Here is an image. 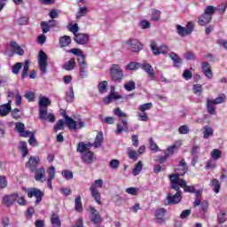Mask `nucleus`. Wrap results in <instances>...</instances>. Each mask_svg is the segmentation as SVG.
Segmentation results:
<instances>
[{
    "instance_id": "f257e3e1",
    "label": "nucleus",
    "mask_w": 227,
    "mask_h": 227,
    "mask_svg": "<svg viewBox=\"0 0 227 227\" xmlns=\"http://www.w3.org/2000/svg\"><path fill=\"white\" fill-rule=\"evenodd\" d=\"M51 106V99L45 96L39 97V118L44 120V121H50L54 123L56 121V116L52 113H47V107Z\"/></svg>"
},
{
    "instance_id": "f03ea898",
    "label": "nucleus",
    "mask_w": 227,
    "mask_h": 227,
    "mask_svg": "<svg viewBox=\"0 0 227 227\" xmlns=\"http://www.w3.org/2000/svg\"><path fill=\"white\" fill-rule=\"evenodd\" d=\"M169 179L171 188L174 189V191H180V187H182L184 192H195V194H198V192H196L194 186L187 185V182L178 177V176H169Z\"/></svg>"
},
{
    "instance_id": "7ed1b4c3",
    "label": "nucleus",
    "mask_w": 227,
    "mask_h": 227,
    "mask_svg": "<svg viewBox=\"0 0 227 227\" xmlns=\"http://www.w3.org/2000/svg\"><path fill=\"white\" fill-rule=\"evenodd\" d=\"M15 130L19 133L20 137H29L28 145H30V146H38V141H36L35 134L29 130H26V125L23 122H16Z\"/></svg>"
},
{
    "instance_id": "20e7f679",
    "label": "nucleus",
    "mask_w": 227,
    "mask_h": 227,
    "mask_svg": "<svg viewBox=\"0 0 227 227\" xmlns=\"http://www.w3.org/2000/svg\"><path fill=\"white\" fill-rule=\"evenodd\" d=\"M23 67V69H22ZM21 72V79H26L29 74L27 73L29 71V60H25L24 63L22 62H17L12 66V72L14 74V75H19L20 70Z\"/></svg>"
},
{
    "instance_id": "39448f33",
    "label": "nucleus",
    "mask_w": 227,
    "mask_h": 227,
    "mask_svg": "<svg viewBox=\"0 0 227 227\" xmlns=\"http://www.w3.org/2000/svg\"><path fill=\"white\" fill-rule=\"evenodd\" d=\"M214 13H215V7L212 5L207 6L205 9L204 13L199 17V25L207 26V24H210Z\"/></svg>"
},
{
    "instance_id": "423d86ee",
    "label": "nucleus",
    "mask_w": 227,
    "mask_h": 227,
    "mask_svg": "<svg viewBox=\"0 0 227 227\" xmlns=\"http://www.w3.org/2000/svg\"><path fill=\"white\" fill-rule=\"evenodd\" d=\"M104 185V181L102 179H97L90 188V191L91 192L92 198H94L96 203L98 205H102V201L100 200V192H98V189H102V186Z\"/></svg>"
},
{
    "instance_id": "0eeeda50",
    "label": "nucleus",
    "mask_w": 227,
    "mask_h": 227,
    "mask_svg": "<svg viewBox=\"0 0 227 227\" xmlns=\"http://www.w3.org/2000/svg\"><path fill=\"white\" fill-rule=\"evenodd\" d=\"M123 70L118 64H114L110 67V79L114 82H121L123 81Z\"/></svg>"
},
{
    "instance_id": "6e6552de",
    "label": "nucleus",
    "mask_w": 227,
    "mask_h": 227,
    "mask_svg": "<svg viewBox=\"0 0 227 227\" xmlns=\"http://www.w3.org/2000/svg\"><path fill=\"white\" fill-rule=\"evenodd\" d=\"M63 116L66 120L65 123L70 130H75L77 129L84 128V121H82L81 119L74 121V119L70 118V116H68L67 113H64Z\"/></svg>"
},
{
    "instance_id": "1a4fd4ad",
    "label": "nucleus",
    "mask_w": 227,
    "mask_h": 227,
    "mask_svg": "<svg viewBox=\"0 0 227 227\" xmlns=\"http://www.w3.org/2000/svg\"><path fill=\"white\" fill-rule=\"evenodd\" d=\"M152 107H153V104L152 103H145L138 106V111L140 112L137 114V116L139 118L140 121H148L149 118L146 111H150Z\"/></svg>"
},
{
    "instance_id": "9d476101",
    "label": "nucleus",
    "mask_w": 227,
    "mask_h": 227,
    "mask_svg": "<svg viewBox=\"0 0 227 227\" xmlns=\"http://www.w3.org/2000/svg\"><path fill=\"white\" fill-rule=\"evenodd\" d=\"M192 31H194V23L192 21H189L186 24V27H182L181 25H177L176 27V33L179 35V36H182L184 38V36H189V35L192 34Z\"/></svg>"
},
{
    "instance_id": "9b49d317",
    "label": "nucleus",
    "mask_w": 227,
    "mask_h": 227,
    "mask_svg": "<svg viewBox=\"0 0 227 227\" xmlns=\"http://www.w3.org/2000/svg\"><path fill=\"white\" fill-rule=\"evenodd\" d=\"M47 59H49V57H47L45 51H40L38 55V65L42 74H47Z\"/></svg>"
},
{
    "instance_id": "f8f14e48",
    "label": "nucleus",
    "mask_w": 227,
    "mask_h": 227,
    "mask_svg": "<svg viewBox=\"0 0 227 227\" xmlns=\"http://www.w3.org/2000/svg\"><path fill=\"white\" fill-rule=\"evenodd\" d=\"M150 47H151V51H153V54H154V56H159L160 54H168V51H169V47L165 44L158 47L157 43H155V41L151 42Z\"/></svg>"
},
{
    "instance_id": "ddd939ff",
    "label": "nucleus",
    "mask_w": 227,
    "mask_h": 227,
    "mask_svg": "<svg viewBox=\"0 0 227 227\" xmlns=\"http://www.w3.org/2000/svg\"><path fill=\"white\" fill-rule=\"evenodd\" d=\"M27 196L28 198H35V205H38V203H42V200L43 198V192L37 188H30L27 191Z\"/></svg>"
},
{
    "instance_id": "4468645a",
    "label": "nucleus",
    "mask_w": 227,
    "mask_h": 227,
    "mask_svg": "<svg viewBox=\"0 0 227 227\" xmlns=\"http://www.w3.org/2000/svg\"><path fill=\"white\" fill-rule=\"evenodd\" d=\"M182 146V140H179L176 142L174 145H172L170 147H168L165 152V156L160 158V162L162 164V162H166V160L168 157H169L172 153H174L175 150H178Z\"/></svg>"
},
{
    "instance_id": "2eb2a0df",
    "label": "nucleus",
    "mask_w": 227,
    "mask_h": 227,
    "mask_svg": "<svg viewBox=\"0 0 227 227\" xmlns=\"http://www.w3.org/2000/svg\"><path fill=\"white\" fill-rule=\"evenodd\" d=\"M201 196V193L197 192L196 193V200L193 202V207H200V214H205L207 210H208V202L207 200H202L200 202V198Z\"/></svg>"
},
{
    "instance_id": "dca6fc26",
    "label": "nucleus",
    "mask_w": 227,
    "mask_h": 227,
    "mask_svg": "<svg viewBox=\"0 0 227 227\" xmlns=\"http://www.w3.org/2000/svg\"><path fill=\"white\" fill-rule=\"evenodd\" d=\"M188 169L189 168H187V163L185 162V160H181L176 168V171H177V173L172 174L170 175V176H176L178 178H180V176H184V175L187 173Z\"/></svg>"
},
{
    "instance_id": "f3484780",
    "label": "nucleus",
    "mask_w": 227,
    "mask_h": 227,
    "mask_svg": "<svg viewBox=\"0 0 227 227\" xmlns=\"http://www.w3.org/2000/svg\"><path fill=\"white\" fill-rule=\"evenodd\" d=\"M35 182H40L41 184H43L47 180V176H45V168L41 167L35 170Z\"/></svg>"
},
{
    "instance_id": "a211bd4d",
    "label": "nucleus",
    "mask_w": 227,
    "mask_h": 227,
    "mask_svg": "<svg viewBox=\"0 0 227 227\" xmlns=\"http://www.w3.org/2000/svg\"><path fill=\"white\" fill-rule=\"evenodd\" d=\"M82 162L84 164H93L95 162L97 157L95 156V153L91 151H89L87 153H83L81 157Z\"/></svg>"
},
{
    "instance_id": "6ab92c4d",
    "label": "nucleus",
    "mask_w": 227,
    "mask_h": 227,
    "mask_svg": "<svg viewBox=\"0 0 227 227\" xmlns=\"http://www.w3.org/2000/svg\"><path fill=\"white\" fill-rule=\"evenodd\" d=\"M167 200L168 201V205H176L180 203L182 200V192L180 190L176 191L175 195H171L168 193Z\"/></svg>"
},
{
    "instance_id": "aec40b11",
    "label": "nucleus",
    "mask_w": 227,
    "mask_h": 227,
    "mask_svg": "<svg viewBox=\"0 0 227 227\" xmlns=\"http://www.w3.org/2000/svg\"><path fill=\"white\" fill-rule=\"evenodd\" d=\"M128 45L133 52H139V51L143 50V44L137 39H129Z\"/></svg>"
},
{
    "instance_id": "412c9836",
    "label": "nucleus",
    "mask_w": 227,
    "mask_h": 227,
    "mask_svg": "<svg viewBox=\"0 0 227 227\" xmlns=\"http://www.w3.org/2000/svg\"><path fill=\"white\" fill-rule=\"evenodd\" d=\"M74 42L79 45H86L90 42V35L88 34L78 33L74 35Z\"/></svg>"
},
{
    "instance_id": "4be33fe9",
    "label": "nucleus",
    "mask_w": 227,
    "mask_h": 227,
    "mask_svg": "<svg viewBox=\"0 0 227 227\" xmlns=\"http://www.w3.org/2000/svg\"><path fill=\"white\" fill-rule=\"evenodd\" d=\"M90 219L93 224H99V223L102 222V218L100 217V214L97 209H95L93 207H90Z\"/></svg>"
},
{
    "instance_id": "5701e85b",
    "label": "nucleus",
    "mask_w": 227,
    "mask_h": 227,
    "mask_svg": "<svg viewBox=\"0 0 227 227\" xmlns=\"http://www.w3.org/2000/svg\"><path fill=\"white\" fill-rule=\"evenodd\" d=\"M38 164H40V158L38 156H32L27 162L26 166L33 172L36 171Z\"/></svg>"
},
{
    "instance_id": "b1692460",
    "label": "nucleus",
    "mask_w": 227,
    "mask_h": 227,
    "mask_svg": "<svg viewBox=\"0 0 227 227\" xmlns=\"http://www.w3.org/2000/svg\"><path fill=\"white\" fill-rule=\"evenodd\" d=\"M141 68L144 72L149 75L151 81H155V73L153 72V67L149 63L144 62L141 64Z\"/></svg>"
},
{
    "instance_id": "393cba45",
    "label": "nucleus",
    "mask_w": 227,
    "mask_h": 227,
    "mask_svg": "<svg viewBox=\"0 0 227 227\" xmlns=\"http://www.w3.org/2000/svg\"><path fill=\"white\" fill-rule=\"evenodd\" d=\"M47 174H48V179H47V184L49 189H52V180L56 177V168L54 166H51L47 169Z\"/></svg>"
},
{
    "instance_id": "a878e982",
    "label": "nucleus",
    "mask_w": 227,
    "mask_h": 227,
    "mask_svg": "<svg viewBox=\"0 0 227 227\" xmlns=\"http://www.w3.org/2000/svg\"><path fill=\"white\" fill-rule=\"evenodd\" d=\"M91 146H93V145L90 143L86 144L84 142H80L76 150L79 153H81V155H82V153L90 152L89 150H91Z\"/></svg>"
},
{
    "instance_id": "bb28decb",
    "label": "nucleus",
    "mask_w": 227,
    "mask_h": 227,
    "mask_svg": "<svg viewBox=\"0 0 227 227\" xmlns=\"http://www.w3.org/2000/svg\"><path fill=\"white\" fill-rule=\"evenodd\" d=\"M19 200V193H13L11 195H6L4 197L3 201L5 205L10 207V205H13V203Z\"/></svg>"
},
{
    "instance_id": "cd10ccee",
    "label": "nucleus",
    "mask_w": 227,
    "mask_h": 227,
    "mask_svg": "<svg viewBox=\"0 0 227 227\" xmlns=\"http://www.w3.org/2000/svg\"><path fill=\"white\" fill-rule=\"evenodd\" d=\"M78 63L80 65V77L84 79V77H86L88 74V64L86 63V59H83Z\"/></svg>"
},
{
    "instance_id": "c85d7f7f",
    "label": "nucleus",
    "mask_w": 227,
    "mask_h": 227,
    "mask_svg": "<svg viewBox=\"0 0 227 227\" xmlns=\"http://www.w3.org/2000/svg\"><path fill=\"white\" fill-rule=\"evenodd\" d=\"M10 45L14 54H18V56H24V49H22L19 43L15 41H12Z\"/></svg>"
},
{
    "instance_id": "c756f323",
    "label": "nucleus",
    "mask_w": 227,
    "mask_h": 227,
    "mask_svg": "<svg viewBox=\"0 0 227 227\" xmlns=\"http://www.w3.org/2000/svg\"><path fill=\"white\" fill-rule=\"evenodd\" d=\"M202 72L207 77V79H212L213 74L212 70L210 69V64L208 62H202Z\"/></svg>"
},
{
    "instance_id": "7c9ffc66",
    "label": "nucleus",
    "mask_w": 227,
    "mask_h": 227,
    "mask_svg": "<svg viewBox=\"0 0 227 227\" xmlns=\"http://www.w3.org/2000/svg\"><path fill=\"white\" fill-rule=\"evenodd\" d=\"M121 98V96H120L116 92H111L106 98L103 99L104 104H111V102H114V100H120Z\"/></svg>"
},
{
    "instance_id": "2f4dec72",
    "label": "nucleus",
    "mask_w": 227,
    "mask_h": 227,
    "mask_svg": "<svg viewBox=\"0 0 227 227\" xmlns=\"http://www.w3.org/2000/svg\"><path fill=\"white\" fill-rule=\"evenodd\" d=\"M69 52L71 54H74V56H77V61L81 62L82 59H86V56H84V53L82 52V50L81 49H77V48H74L69 50Z\"/></svg>"
},
{
    "instance_id": "473e14b6",
    "label": "nucleus",
    "mask_w": 227,
    "mask_h": 227,
    "mask_svg": "<svg viewBox=\"0 0 227 227\" xmlns=\"http://www.w3.org/2000/svg\"><path fill=\"white\" fill-rule=\"evenodd\" d=\"M10 111H12V101H9L5 105L0 106V116H7Z\"/></svg>"
},
{
    "instance_id": "72a5a7b5",
    "label": "nucleus",
    "mask_w": 227,
    "mask_h": 227,
    "mask_svg": "<svg viewBox=\"0 0 227 227\" xmlns=\"http://www.w3.org/2000/svg\"><path fill=\"white\" fill-rule=\"evenodd\" d=\"M164 215H166V209L160 208L155 212L156 223H164Z\"/></svg>"
},
{
    "instance_id": "f704fd0d",
    "label": "nucleus",
    "mask_w": 227,
    "mask_h": 227,
    "mask_svg": "<svg viewBox=\"0 0 227 227\" xmlns=\"http://www.w3.org/2000/svg\"><path fill=\"white\" fill-rule=\"evenodd\" d=\"M202 134L204 139H208V137H212V136H214V129H212V127L209 125H206L203 128Z\"/></svg>"
},
{
    "instance_id": "c9c22d12",
    "label": "nucleus",
    "mask_w": 227,
    "mask_h": 227,
    "mask_svg": "<svg viewBox=\"0 0 227 227\" xmlns=\"http://www.w3.org/2000/svg\"><path fill=\"white\" fill-rule=\"evenodd\" d=\"M169 57L174 62V67L176 68H180V65H182V59H180V57L175 52H171Z\"/></svg>"
},
{
    "instance_id": "e433bc0d",
    "label": "nucleus",
    "mask_w": 227,
    "mask_h": 227,
    "mask_svg": "<svg viewBox=\"0 0 227 227\" xmlns=\"http://www.w3.org/2000/svg\"><path fill=\"white\" fill-rule=\"evenodd\" d=\"M122 124L118 123L117 124V129H116V134H121L123 130L127 131L129 130V125L127 121L121 120V121Z\"/></svg>"
},
{
    "instance_id": "4c0bfd02",
    "label": "nucleus",
    "mask_w": 227,
    "mask_h": 227,
    "mask_svg": "<svg viewBox=\"0 0 227 227\" xmlns=\"http://www.w3.org/2000/svg\"><path fill=\"white\" fill-rule=\"evenodd\" d=\"M210 186L215 194H219V191H221V183L217 179H212L210 183Z\"/></svg>"
},
{
    "instance_id": "58836bf2",
    "label": "nucleus",
    "mask_w": 227,
    "mask_h": 227,
    "mask_svg": "<svg viewBox=\"0 0 227 227\" xmlns=\"http://www.w3.org/2000/svg\"><path fill=\"white\" fill-rule=\"evenodd\" d=\"M104 142V135L102 132L98 133L96 139L94 141V148H100L102 146V143Z\"/></svg>"
},
{
    "instance_id": "ea45409f",
    "label": "nucleus",
    "mask_w": 227,
    "mask_h": 227,
    "mask_svg": "<svg viewBox=\"0 0 227 227\" xmlns=\"http://www.w3.org/2000/svg\"><path fill=\"white\" fill-rule=\"evenodd\" d=\"M127 154L129 159H131V160H137L139 155L137 154V152H136L134 149L128 147L127 148Z\"/></svg>"
},
{
    "instance_id": "a19ab883",
    "label": "nucleus",
    "mask_w": 227,
    "mask_h": 227,
    "mask_svg": "<svg viewBox=\"0 0 227 227\" xmlns=\"http://www.w3.org/2000/svg\"><path fill=\"white\" fill-rule=\"evenodd\" d=\"M59 43H60L61 47H68V45H70V43H72V38H70V36H68V35H64V36L60 37Z\"/></svg>"
},
{
    "instance_id": "79ce46f5",
    "label": "nucleus",
    "mask_w": 227,
    "mask_h": 227,
    "mask_svg": "<svg viewBox=\"0 0 227 227\" xmlns=\"http://www.w3.org/2000/svg\"><path fill=\"white\" fill-rule=\"evenodd\" d=\"M64 70H74L75 68V59H71L69 61L66 62L63 66Z\"/></svg>"
},
{
    "instance_id": "37998d69",
    "label": "nucleus",
    "mask_w": 227,
    "mask_h": 227,
    "mask_svg": "<svg viewBox=\"0 0 227 227\" xmlns=\"http://www.w3.org/2000/svg\"><path fill=\"white\" fill-rule=\"evenodd\" d=\"M114 114L119 118L120 121H121V120H123V118H127L129 116L127 114H125L123 111H121V109H120V108L114 109Z\"/></svg>"
},
{
    "instance_id": "c03bdc74",
    "label": "nucleus",
    "mask_w": 227,
    "mask_h": 227,
    "mask_svg": "<svg viewBox=\"0 0 227 227\" xmlns=\"http://www.w3.org/2000/svg\"><path fill=\"white\" fill-rule=\"evenodd\" d=\"M51 226L61 227V221L59 220V216L56 214L51 215Z\"/></svg>"
},
{
    "instance_id": "a18cd8bd",
    "label": "nucleus",
    "mask_w": 227,
    "mask_h": 227,
    "mask_svg": "<svg viewBox=\"0 0 227 227\" xmlns=\"http://www.w3.org/2000/svg\"><path fill=\"white\" fill-rule=\"evenodd\" d=\"M141 171H143V161H138L134 168H133V175L134 176H137V175H139V173H141Z\"/></svg>"
},
{
    "instance_id": "49530a36",
    "label": "nucleus",
    "mask_w": 227,
    "mask_h": 227,
    "mask_svg": "<svg viewBox=\"0 0 227 227\" xmlns=\"http://www.w3.org/2000/svg\"><path fill=\"white\" fill-rule=\"evenodd\" d=\"M215 104L212 102V99H207V107L209 114H215Z\"/></svg>"
},
{
    "instance_id": "de8ad7c7",
    "label": "nucleus",
    "mask_w": 227,
    "mask_h": 227,
    "mask_svg": "<svg viewBox=\"0 0 227 227\" xmlns=\"http://www.w3.org/2000/svg\"><path fill=\"white\" fill-rule=\"evenodd\" d=\"M215 8V12H218V13H220V15H223V13L226 12V8H227V2H223L222 4H220L217 7Z\"/></svg>"
},
{
    "instance_id": "09e8293b",
    "label": "nucleus",
    "mask_w": 227,
    "mask_h": 227,
    "mask_svg": "<svg viewBox=\"0 0 227 227\" xmlns=\"http://www.w3.org/2000/svg\"><path fill=\"white\" fill-rule=\"evenodd\" d=\"M20 150L21 152L22 157H26L29 151L27 150V144L26 142H20Z\"/></svg>"
},
{
    "instance_id": "8fccbe9b",
    "label": "nucleus",
    "mask_w": 227,
    "mask_h": 227,
    "mask_svg": "<svg viewBox=\"0 0 227 227\" xmlns=\"http://www.w3.org/2000/svg\"><path fill=\"white\" fill-rule=\"evenodd\" d=\"M74 208L76 212H82V202L81 200V196H78L75 198L74 200Z\"/></svg>"
},
{
    "instance_id": "3c124183",
    "label": "nucleus",
    "mask_w": 227,
    "mask_h": 227,
    "mask_svg": "<svg viewBox=\"0 0 227 227\" xmlns=\"http://www.w3.org/2000/svg\"><path fill=\"white\" fill-rule=\"evenodd\" d=\"M124 90L126 91H134L136 90V82L134 81H129L124 84Z\"/></svg>"
},
{
    "instance_id": "603ef678",
    "label": "nucleus",
    "mask_w": 227,
    "mask_h": 227,
    "mask_svg": "<svg viewBox=\"0 0 227 227\" xmlns=\"http://www.w3.org/2000/svg\"><path fill=\"white\" fill-rule=\"evenodd\" d=\"M88 13V7H80L76 15V19L79 20L81 17H85V15Z\"/></svg>"
},
{
    "instance_id": "864d4df0",
    "label": "nucleus",
    "mask_w": 227,
    "mask_h": 227,
    "mask_svg": "<svg viewBox=\"0 0 227 227\" xmlns=\"http://www.w3.org/2000/svg\"><path fill=\"white\" fill-rule=\"evenodd\" d=\"M98 88L99 93H106L107 92V82L103 81V82H99V84L98 85Z\"/></svg>"
},
{
    "instance_id": "5fc2aeb1",
    "label": "nucleus",
    "mask_w": 227,
    "mask_h": 227,
    "mask_svg": "<svg viewBox=\"0 0 227 227\" xmlns=\"http://www.w3.org/2000/svg\"><path fill=\"white\" fill-rule=\"evenodd\" d=\"M68 29L75 36V35H78L77 33L79 32V25L77 23H74V24L70 23L68 25Z\"/></svg>"
},
{
    "instance_id": "6e6d98bb",
    "label": "nucleus",
    "mask_w": 227,
    "mask_h": 227,
    "mask_svg": "<svg viewBox=\"0 0 227 227\" xmlns=\"http://www.w3.org/2000/svg\"><path fill=\"white\" fill-rule=\"evenodd\" d=\"M151 20L157 21L160 20V11L159 10H153L151 14Z\"/></svg>"
},
{
    "instance_id": "4d7b16f0",
    "label": "nucleus",
    "mask_w": 227,
    "mask_h": 227,
    "mask_svg": "<svg viewBox=\"0 0 227 227\" xmlns=\"http://www.w3.org/2000/svg\"><path fill=\"white\" fill-rule=\"evenodd\" d=\"M55 130H65V121L63 119H60L58 121L54 127Z\"/></svg>"
},
{
    "instance_id": "13d9d810",
    "label": "nucleus",
    "mask_w": 227,
    "mask_h": 227,
    "mask_svg": "<svg viewBox=\"0 0 227 227\" xmlns=\"http://www.w3.org/2000/svg\"><path fill=\"white\" fill-rule=\"evenodd\" d=\"M61 174L66 180H72L74 178V173L70 170H63Z\"/></svg>"
},
{
    "instance_id": "bf43d9fd",
    "label": "nucleus",
    "mask_w": 227,
    "mask_h": 227,
    "mask_svg": "<svg viewBox=\"0 0 227 227\" xmlns=\"http://www.w3.org/2000/svg\"><path fill=\"white\" fill-rule=\"evenodd\" d=\"M74 87L69 88V92L66 94V100L67 102H72L74 100Z\"/></svg>"
},
{
    "instance_id": "052dcab7",
    "label": "nucleus",
    "mask_w": 227,
    "mask_h": 227,
    "mask_svg": "<svg viewBox=\"0 0 227 227\" xmlns=\"http://www.w3.org/2000/svg\"><path fill=\"white\" fill-rule=\"evenodd\" d=\"M140 65L137 62H130L126 66V70H137Z\"/></svg>"
},
{
    "instance_id": "680f3d73",
    "label": "nucleus",
    "mask_w": 227,
    "mask_h": 227,
    "mask_svg": "<svg viewBox=\"0 0 227 227\" xmlns=\"http://www.w3.org/2000/svg\"><path fill=\"white\" fill-rule=\"evenodd\" d=\"M127 194H130L131 196H137V193L139 192L138 188L129 187L126 189Z\"/></svg>"
},
{
    "instance_id": "e2e57ef3",
    "label": "nucleus",
    "mask_w": 227,
    "mask_h": 227,
    "mask_svg": "<svg viewBox=\"0 0 227 227\" xmlns=\"http://www.w3.org/2000/svg\"><path fill=\"white\" fill-rule=\"evenodd\" d=\"M109 166L112 169H118V168H120V160L116 159L111 160L109 162Z\"/></svg>"
},
{
    "instance_id": "0e129e2a",
    "label": "nucleus",
    "mask_w": 227,
    "mask_h": 227,
    "mask_svg": "<svg viewBox=\"0 0 227 227\" xmlns=\"http://www.w3.org/2000/svg\"><path fill=\"white\" fill-rule=\"evenodd\" d=\"M211 157L215 160L221 159V151L219 149H214L211 153Z\"/></svg>"
},
{
    "instance_id": "69168bd1",
    "label": "nucleus",
    "mask_w": 227,
    "mask_h": 227,
    "mask_svg": "<svg viewBox=\"0 0 227 227\" xmlns=\"http://www.w3.org/2000/svg\"><path fill=\"white\" fill-rule=\"evenodd\" d=\"M149 146H150V149L153 151V152H159V145H157L155 144V142L153 141V138H150L149 139Z\"/></svg>"
},
{
    "instance_id": "338daca9",
    "label": "nucleus",
    "mask_w": 227,
    "mask_h": 227,
    "mask_svg": "<svg viewBox=\"0 0 227 227\" xmlns=\"http://www.w3.org/2000/svg\"><path fill=\"white\" fill-rule=\"evenodd\" d=\"M218 221L219 223H226L227 221V213L224 211H221L218 214Z\"/></svg>"
},
{
    "instance_id": "774afa93",
    "label": "nucleus",
    "mask_w": 227,
    "mask_h": 227,
    "mask_svg": "<svg viewBox=\"0 0 227 227\" xmlns=\"http://www.w3.org/2000/svg\"><path fill=\"white\" fill-rule=\"evenodd\" d=\"M178 132H179V134H189V132H190L189 126H187V125L180 126L178 129Z\"/></svg>"
}]
</instances>
